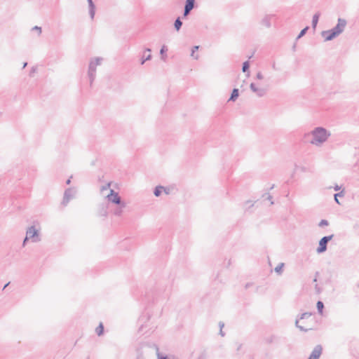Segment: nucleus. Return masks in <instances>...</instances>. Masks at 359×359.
Returning a JSON list of instances; mask_svg holds the SVG:
<instances>
[{
  "label": "nucleus",
  "instance_id": "48",
  "mask_svg": "<svg viewBox=\"0 0 359 359\" xmlns=\"http://www.w3.org/2000/svg\"><path fill=\"white\" fill-rule=\"evenodd\" d=\"M9 284H10V283H6V284L4 285V287H3V290H5V289H6V287H7V286H8Z\"/></svg>",
  "mask_w": 359,
  "mask_h": 359
},
{
  "label": "nucleus",
  "instance_id": "39",
  "mask_svg": "<svg viewBox=\"0 0 359 359\" xmlns=\"http://www.w3.org/2000/svg\"><path fill=\"white\" fill-rule=\"evenodd\" d=\"M36 72V67H32L31 70H30V73H29V75L31 76H32L34 75V74Z\"/></svg>",
  "mask_w": 359,
  "mask_h": 359
},
{
  "label": "nucleus",
  "instance_id": "3",
  "mask_svg": "<svg viewBox=\"0 0 359 359\" xmlns=\"http://www.w3.org/2000/svg\"><path fill=\"white\" fill-rule=\"evenodd\" d=\"M103 58L101 57H95L90 58L88 69V77L89 79L90 85L92 86L96 77L97 67L102 65Z\"/></svg>",
  "mask_w": 359,
  "mask_h": 359
},
{
  "label": "nucleus",
  "instance_id": "6",
  "mask_svg": "<svg viewBox=\"0 0 359 359\" xmlns=\"http://www.w3.org/2000/svg\"><path fill=\"white\" fill-rule=\"evenodd\" d=\"M346 24L347 22L345 19L339 18L337 25L331 29V30L336 35V36H338L344 32Z\"/></svg>",
  "mask_w": 359,
  "mask_h": 359
},
{
  "label": "nucleus",
  "instance_id": "26",
  "mask_svg": "<svg viewBox=\"0 0 359 359\" xmlns=\"http://www.w3.org/2000/svg\"><path fill=\"white\" fill-rule=\"evenodd\" d=\"M318 311L320 314H323V311L324 308V304L321 301H318L316 304Z\"/></svg>",
  "mask_w": 359,
  "mask_h": 359
},
{
  "label": "nucleus",
  "instance_id": "46",
  "mask_svg": "<svg viewBox=\"0 0 359 359\" xmlns=\"http://www.w3.org/2000/svg\"><path fill=\"white\" fill-rule=\"evenodd\" d=\"M71 183V180L70 179H68L66 182V184H69Z\"/></svg>",
  "mask_w": 359,
  "mask_h": 359
},
{
  "label": "nucleus",
  "instance_id": "41",
  "mask_svg": "<svg viewBox=\"0 0 359 359\" xmlns=\"http://www.w3.org/2000/svg\"><path fill=\"white\" fill-rule=\"evenodd\" d=\"M29 238L26 236L24 241H23V243H22V246H25L27 241L29 240Z\"/></svg>",
  "mask_w": 359,
  "mask_h": 359
},
{
  "label": "nucleus",
  "instance_id": "47",
  "mask_svg": "<svg viewBox=\"0 0 359 359\" xmlns=\"http://www.w3.org/2000/svg\"><path fill=\"white\" fill-rule=\"evenodd\" d=\"M27 62H24L22 68H25L27 67Z\"/></svg>",
  "mask_w": 359,
  "mask_h": 359
},
{
  "label": "nucleus",
  "instance_id": "8",
  "mask_svg": "<svg viewBox=\"0 0 359 359\" xmlns=\"http://www.w3.org/2000/svg\"><path fill=\"white\" fill-rule=\"evenodd\" d=\"M106 198L109 203L118 205L121 204L123 201L118 194V192L114 191V189L109 190V192L107 193L106 196Z\"/></svg>",
  "mask_w": 359,
  "mask_h": 359
},
{
  "label": "nucleus",
  "instance_id": "13",
  "mask_svg": "<svg viewBox=\"0 0 359 359\" xmlns=\"http://www.w3.org/2000/svg\"><path fill=\"white\" fill-rule=\"evenodd\" d=\"M321 35L323 37L325 38V41H331L337 37L336 35L332 32L331 29L323 31L321 32Z\"/></svg>",
  "mask_w": 359,
  "mask_h": 359
},
{
  "label": "nucleus",
  "instance_id": "14",
  "mask_svg": "<svg viewBox=\"0 0 359 359\" xmlns=\"http://www.w3.org/2000/svg\"><path fill=\"white\" fill-rule=\"evenodd\" d=\"M271 17L272 16L271 15H264L262 18V20L260 21V24L266 28H270L271 27Z\"/></svg>",
  "mask_w": 359,
  "mask_h": 359
},
{
  "label": "nucleus",
  "instance_id": "38",
  "mask_svg": "<svg viewBox=\"0 0 359 359\" xmlns=\"http://www.w3.org/2000/svg\"><path fill=\"white\" fill-rule=\"evenodd\" d=\"M32 30L38 31L39 35H40V34H41V27H38V26H34V27L32 28Z\"/></svg>",
  "mask_w": 359,
  "mask_h": 359
},
{
  "label": "nucleus",
  "instance_id": "15",
  "mask_svg": "<svg viewBox=\"0 0 359 359\" xmlns=\"http://www.w3.org/2000/svg\"><path fill=\"white\" fill-rule=\"evenodd\" d=\"M151 51V49L149 48L145 49L141 60V65H144L146 61L150 60L151 59V55L150 54Z\"/></svg>",
  "mask_w": 359,
  "mask_h": 359
},
{
  "label": "nucleus",
  "instance_id": "32",
  "mask_svg": "<svg viewBox=\"0 0 359 359\" xmlns=\"http://www.w3.org/2000/svg\"><path fill=\"white\" fill-rule=\"evenodd\" d=\"M255 79L259 81H262L264 79V76L261 72H258L256 74Z\"/></svg>",
  "mask_w": 359,
  "mask_h": 359
},
{
  "label": "nucleus",
  "instance_id": "4",
  "mask_svg": "<svg viewBox=\"0 0 359 359\" xmlns=\"http://www.w3.org/2000/svg\"><path fill=\"white\" fill-rule=\"evenodd\" d=\"M250 88L258 97H262L265 96L268 92L269 86L260 87L258 83H251Z\"/></svg>",
  "mask_w": 359,
  "mask_h": 359
},
{
  "label": "nucleus",
  "instance_id": "24",
  "mask_svg": "<svg viewBox=\"0 0 359 359\" xmlns=\"http://www.w3.org/2000/svg\"><path fill=\"white\" fill-rule=\"evenodd\" d=\"M344 194H345V192L344 190L341 191L340 192L337 193V194H334V201L337 203L338 204H340L338 198H339V197H343L344 196Z\"/></svg>",
  "mask_w": 359,
  "mask_h": 359
},
{
  "label": "nucleus",
  "instance_id": "43",
  "mask_svg": "<svg viewBox=\"0 0 359 359\" xmlns=\"http://www.w3.org/2000/svg\"><path fill=\"white\" fill-rule=\"evenodd\" d=\"M340 189H341V187H339V185H335V186L334 187V189L335 191H339V190H340Z\"/></svg>",
  "mask_w": 359,
  "mask_h": 359
},
{
  "label": "nucleus",
  "instance_id": "27",
  "mask_svg": "<svg viewBox=\"0 0 359 359\" xmlns=\"http://www.w3.org/2000/svg\"><path fill=\"white\" fill-rule=\"evenodd\" d=\"M283 266H284V263H280L278 265H277L275 269H274V271L278 273V274H281L282 272H283Z\"/></svg>",
  "mask_w": 359,
  "mask_h": 359
},
{
  "label": "nucleus",
  "instance_id": "16",
  "mask_svg": "<svg viewBox=\"0 0 359 359\" xmlns=\"http://www.w3.org/2000/svg\"><path fill=\"white\" fill-rule=\"evenodd\" d=\"M88 3L89 15L90 18L93 20L95 14V6L93 0H87Z\"/></svg>",
  "mask_w": 359,
  "mask_h": 359
},
{
  "label": "nucleus",
  "instance_id": "52",
  "mask_svg": "<svg viewBox=\"0 0 359 359\" xmlns=\"http://www.w3.org/2000/svg\"><path fill=\"white\" fill-rule=\"evenodd\" d=\"M249 75H250V72H248L247 76H249Z\"/></svg>",
  "mask_w": 359,
  "mask_h": 359
},
{
  "label": "nucleus",
  "instance_id": "19",
  "mask_svg": "<svg viewBox=\"0 0 359 359\" xmlns=\"http://www.w3.org/2000/svg\"><path fill=\"white\" fill-rule=\"evenodd\" d=\"M320 15V13L319 12H317L313 16V18H312V27L314 29H316V26L318 25Z\"/></svg>",
  "mask_w": 359,
  "mask_h": 359
},
{
  "label": "nucleus",
  "instance_id": "22",
  "mask_svg": "<svg viewBox=\"0 0 359 359\" xmlns=\"http://www.w3.org/2000/svg\"><path fill=\"white\" fill-rule=\"evenodd\" d=\"M238 90L237 88H234L231 93V97L229 98V101L234 102L238 97Z\"/></svg>",
  "mask_w": 359,
  "mask_h": 359
},
{
  "label": "nucleus",
  "instance_id": "50",
  "mask_svg": "<svg viewBox=\"0 0 359 359\" xmlns=\"http://www.w3.org/2000/svg\"><path fill=\"white\" fill-rule=\"evenodd\" d=\"M316 281H317V278H314L313 282H316Z\"/></svg>",
  "mask_w": 359,
  "mask_h": 359
},
{
  "label": "nucleus",
  "instance_id": "31",
  "mask_svg": "<svg viewBox=\"0 0 359 359\" xmlns=\"http://www.w3.org/2000/svg\"><path fill=\"white\" fill-rule=\"evenodd\" d=\"M309 27H306L305 28H304L297 36V39H299L300 38H302L306 33Z\"/></svg>",
  "mask_w": 359,
  "mask_h": 359
},
{
  "label": "nucleus",
  "instance_id": "45",
  "mask_svg": "<svg viewBox=\"0 0 359 359\" xmlns=\"http://www.w3.org/2000/svg\"><path fill=\"white\" fill-rule=\"evenodd\" d=\"M248 203H250V207L253 206V203H252L251 201H247V202H246V204H248Z\"/></svg>",
  "mask_w": 359,
  "mask_h": 359
},
{
  "label": "nucleus",
  "instance_id": "49",
  "mask_svg": "<svg viewBox=\"0 0 359 359\" xmlns=\"http://www.w3.org/2000/svg\"><path fill=\"white\" fill-rule=\"evenodd\" d=\"M166 194H169V191H168L166 189H165V191H164Z\"/></svg>",
  "mask_w": 359,
  "mask_h": 359
},
{
  "label": "nucleus",
  "instance_id": "36",
  "mask_svg": "<svg viewBox=\"0 0 359 359\" xmlns=\"http://www.w3.org/2000/svg\"><path fill=\"white\" fill-rule=\"evenodd\" d=\"M311 316V313H304L301 315V319H304V318H309Z\"/></svg>",
  "mask_w": 359,
  "mask_h": 359
},
{
  "label": "nucleus",
  "instance_id": "17",
  "mask_svg": "<svg viewBox=\"0 0 359 359\" xmlns=\"http://www.w3.org/2000/svg\"><path fill=\"white\" fill-rule=\"evenodd\" d=\"M88 3L89 15L90 18L93 20L95 14V6L93 0H87Z\"/></svg>",
  "mask_w": 359,
  "mask_h": 359
},
{
  "label": "nucleus",
  "instance_id": "1",
  "mask_svg": "<svg viewBox=\"0 0 359 359\" xmlns=\"http://www.w3.org/2000/svg\"><path fill=\"white\" fill-rule=\"evenodd\" d=\"M331 136V132L322 126H318L306 133L304 137L310 138L309 143L316 147H323Z\"/></svg>",
  "mask_w": 359,
  "mask_h": 359
},
{
  "label": "nucleus",
  "instance_id": "40",
  "mask_svg": "<svg viewBox=\"0 0 359 359\" xmlns=\"http://www.w3.org/2000/svg\"><path fill=\"white\" fill-rule=\"evenodd\" d=\"M266 199L271 201V205L273 204V201H272V196L270 194H267Z\"/></svg>",
  "mask_w": 359,
  "mask_h": 359
},
{
  "label": "nucleus",
  "instance_id": "11",
  "mask_svg": "<svg viewBox=\"0 0 359 359\" xmlns=\"http://www.w3.org/2000/svg\"><path fill=\"white\" fill-rule=\"evenodd\" d=\"M323 352L321 345H316L313 349L308 359H319Z\"/></svg>",
  "mask_w": 359,
  "mask_h": 359
},
{
  "label": "nucleus",
  "instance_id": "42",
  "mask_svg": "<svg viewBox=\"0 0 359 359\" xmlns=\"http://www.w3.org/2000/svg\"><path fill=\"white\" fill-rule=\"evenodd\" d=\"M219 326L220 330H222L223 327H224V323L223 322L220 321L219 323Z\"/></svg>",
  "mask_w": 359,
  "mask_h": 359
},
{
  "label": "nucleus",
  "instance_id": "51",
  "mask_svg": "<svg viewBox=\"0 0 359 359\" xmlns=\"http://www.w3.org/2000/svg\"><path fill=\"white\" fill-rule=\"evenodd\" d=\"M162 60H165V57L164 56H162Z\"/></svg>",
  "mask_w": 359,
  "mask_h": 359
},
{
  "label": "nucleus",
  "instance_id": "44",
  "mask_svg": "<svg viewBox=\"0 0 359 359\" xmlns=\"http://www.w3.org/2000/svg\"><path fill=\"white\" fill-rule=\"evenodd\" d=\"M219 334H220L222 337H224L225 333L222 331V330H219Z\"/></svg>",
  "mask_w": 359,
  "mask_h": 359
},
{
  "label": "nucleus",
  "instance_id": "18",
  "mask_svg": "<svg viewBox=\"0 0 359 359\" xmlns=\"http://www.w3.org/2000/svg\"><path fill=\"white\" fill-rule=\"evenodd\" d=\"M111 182H108L105 185H103L100 187V194L106 198V196L107 193L109 192V190H112L111 187Z\"/></svg>",
  "mask_w": 359,
  "mask_h": 359
},
{
  "label": "nucleus",
  "instance_id": "10",
  "mask_svg": "<svg viewBox=\"0 0 359 359\" xmlns=\"http://www.w3.org/2000/svg\"><path fill=\"white\" fill-rule=\"evenodd\" d=\"M126 208V203L122 202L121 204H118L117 206L112 210V214L116 217H120L123 215Z\"/></svg>",
  "mask_w": 359,
  "mask_h": 359
},
{
  "label": "nucleus",
  "instance_id": "21",
  "mask_svg": "<svg viewBox=\"0 0 359 359\" xmlns=\"http://www.w3.org/2000/svg\"><path fill=\"white\" fill-rule=\"evenodd\" d=\"M199 49V46H194L191 49V57H192L195 60H198L199 58V55L196 53V52Z\"/></svg>",
  "mask_w": 359,
  "mask_h": 359
},
{
  "label": "nucleus",
  "instance_id": "34",
  "mask_svg": "<svg viewBox=\"0 0 359 359\" xmlns=\"http://www.w3.org/2000/svg\"><path fill=\"white\" fill-rule=\"evenodd\" d=\"M329 224L327 220L326 219H322L319 224H318V226H320V227H323V226H327Z\"/></svg>",
  "mask_w": 359,
  "mask_h": 359
},
{
  "label": "nucleus",
  "instance_id": "9",
  "mask_svg": "<svg viewBox=\"0 0 359 359\" xmlns=\"http://www.w3.org/2000/svg\"><path fill=\"white\" fill-rule=\"evenodd\" d=\"M26 236L29 239H32V242H38L40 241L39 231L34 226H31L27 229Z\"/></svg>",
  "mask_w": 359,
  "mask_h": 359
},
{
  "label": "nucleus",
  "instance_id": "20",
  "mask_svg": "<svg viewBox=\"0 0 359 359\" xmlns=\"http://www.w3.org/2000/svg\"><path fill=\"white\" fill-rule=\"evenodd\" d=\"M162 191H165V188L163 186H157L154 189V194L156 197H158L161 196Z\"/></svg>",
  "mask_w": 359,
  "mask_h": 359
},
{
  "label": "nucleus",
  "instance_id": "25",
  "mask_svg": "<svg viewBox=\"0 0 359 359\" xmlns=\"http://www.w3.org/2000/svg\"><path fill=\"white\" fill-rule=\"evenodd\" d=\"M344 194H345V192L344 190L341 191L340 192L337 193V194H334V201L337 203L338 204H340L338 198H339V197H343L344 196Z\"/></svg>",
  "mask_w": 359,
  "mask_h": 359
},
{
  "label": "nucleus",
  "instance_id": "28",
  "mask_svg": "<svg viewBox=\"0 0 359 359\" xmlns=\"http://www.w3.org/2000/svg\"><path fill=\"white\" fill-rule=\"evenodd\" d=\"M95 332L98 336H100L103 334L104 327L102 323H100L99 326L96 328Z\"/></svg>",
  "mask_w": 359,
  "mask_h": 359
},
{
  "label": "nucleus",
  "instance_id": "23",
  "mask_svg": "<svg viewBox=\"0 0 359 359\" xmlns=\"http://www.w3.org/2000/svg\"><path fill=\"white\" fill-rule=\"evenodd\" d=\"M182 25V22L181 21L180 18H177L174 23L175 28L177 31H179Z\"/></svg>",
  "mask_w": 359,
  "mask_h": 359
},
{
  "label": "nucleus",
  "instance_id": "35",
  "mask_svg": "<svg viewBox=\"0 0 359 359\" xmlns=\"http://www.w3.org/2000/svg\"><path fill=\"white\" fill-rule=\"evenodd\" d=\"M156 358H157V359H168L166 355H162L160 353L159 350L158 351V353H157V355H156Z\"/></svg>",
  "mask_w": 359,
  "mask_h": 359
},
{
  "label": "nucleus",
  "instance_id": "37",
  "mask_svg": "<svg viewBox=\"0 0 359 359\" xmlns=\"http://www.w3.org/2000/svg\"><path fill=\"white\" fill-rule=\"evenodd\" d=\"M168 50L167 47L163 45L160 50V54L163 55V54Z\"/></svg>",
  "mask_w": 359,
  "mask_h": 359
},
{
  "label": "nucleus",
  "instance_id": "5",
  "mask_svg": "<svg viewBox=\"0 0 359 359\" xmlns=\"http://www.w3.org/2000/svg\"><path fill=\"white\" fill-rule=\"evenodd\" d=\"M333 237H334L333 234L323 237L319 241V245L316 249L317 253L321 254V253L325 252L327 250V245L328 242L330 241Z\"/></svg>",
  "mask_w": 359,
  "mask_h": 359
},
{
  "label": "nucleus",
  "instance_id": "33",
  "mask_svg": "<svg viewBox=\"0 0 359 359\" xmlns=\"http://www.w3.org/2000/svg\"><path fill=\"white\" fill-rule=\"evenodd\" d=\"M295 325L302 331L306 332V331H308L309 330V329L304 328V327L299 325L298 320H296Z\"/></svg>",
  "mask_w": 359,
  "mask_h": 359
},
{
  "label": "nucleus",
  "instance_id": "7",
  "mask_svg": "<svg viewBox=\"0 0 359 359\" xmlns=\"http://www.w3.org/2000/svg\"><path fill=\"white\" fill-rule=\"evenodd\" d=\"M76 191L74 188H68L64 193L62 205L64 206L67 205L71 199L74 198L76 195Z\"/></svg>",
  "mask_w": 359,
  "mask_h": 359
},
{
  "label": "nucleus",
  "instance_id": "2",
  "mask_svg": "<svg viewBox=\"0 0 359 359\" xmlns=\"http://www.w3.org/2000/svg\"><path fill=\"white\" fill-rule=\"evenodd\" d=\"M158 347L154 343H144L137 349V359H155Z\"/></svg>",
  "mask_w": 359,
  "mask_h": 359
},
{
  "label": "nucleus",
  "instance_id": "12",
  "mask_svg": "<svg viewBox=\"0 0 359 359\" xmlns=\"http://www.w3.org/2000/svg\"><path fill=\"white\" fill-rule=\"evenodd\" d=\"M195 0H186L184 10V16H187L191 11L194 8Z\"/></svg>",
  "mask_w": 359,
  "mask_h": 359
},
{
  "label": "nucleus",
  "instance_id": "29",
  "mask_svg": "<svg viewBox=\"0 0 359 359\" xmlns=\"http://www.w3.org/2000/svg\"><path fill=\"white\" fill-rule=\"evenodd\" d=\"M249 67H250V63L248 61H245L243 62V67H242V71L243 72H246L248 71L249 69Z\"/></svg>",
  "mask_w": 359,
  "mask_h": 359
},
{
  "label": "nucleus",
  "instance_id": "30",
  "mask_svg": "<svg viewBox=\"0 0 359 359\" xmlns=\"http://www.w3.org/2000/svg\"><path fill=\"white\" fill-rule=\"evenodd\" d=\"M107 207H102L101 210L99 212V215L100 216L107 217Z\"/></svg>",
  "mask_w": 359,
  "mask_h": 359
}]
</instances>
